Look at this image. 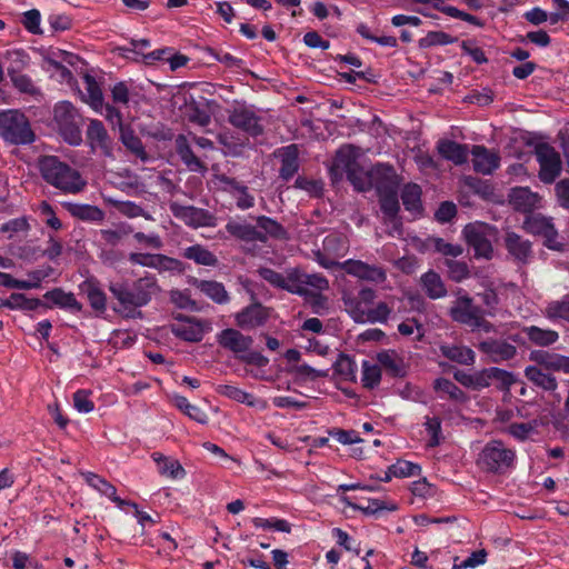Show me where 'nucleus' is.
Listing matches in <instances>:
<instances>
[{
	"label": "nucleus",
	"instance_id": "nucleus-26",
	"mask_svg": "<svg viewBox=\"0 0 569 569\" xmlns=\"http://www.w3.org/2000/svg\"><path fill=\"white\" fill-rule=\"evenodd\" d=\"M437 150L442 158L455 164L459 166L468 161L469 150L466 144L452 140H440L437 144Z\"/></svg>",
	"mask_w": 569,
	"mask_h": 569
},
{
	"label": "nucleus",
	"instance_id": "nucleus-39",
	"mask_svg": "<svg viewBox=\"0 0 569 569\" xmlns=\"http://www.w3.org/2000/svg\"><path fill=\"white\" fill-rule=\"evenodd\" d=\"M281 158L280 176L289 180L298 171V148L296 144L283 147L279 150Z\"/></svg>",
	"mask_w": 569,
	"mask_h": 569
},
{
	"label": "nucleus",
	"instance_id": "nucleus-15",
	"mask_svg": "<svg viewBox=\"0 0 569 569\" xmlns=\"http://www.w3.org/2000/svg\"><path fill=\"white\" fill-rule=\"evenodd\" d=\"M170 210L176 218L182 220L186 224L192 228L207 227L211 224L212 217L207 210L178 203H172L170 206Z\"/></svg>",
	"mask_w": 569,
	"mask_h": 569
},
{
	"label": "nucleus",
	"instance_id": "nucleus-46",
	"mask_svg": "<svg viewBox=\"0 0 569 569\" xmlns=\"http://www.w3.org/2000/svg\"><path fill=\"white\" fill-rule=\"evenodd\" d=\"M120 139L124 147L129 149L134 156L140 158L143 162L149 160V156L144 150L141 139L136 136L131 129L121 127Z\"/></svg>",
	"mask_w": 569,
	"mask_h": 569
},
{
	"label": "nucleus",
	"instance_id": "nucleus-29",
	"mask_svg": "<svg viewBox=\"0 0 569 569\" xmlns=\"http://www.w3.org/2000/svg\"><path fill=\"white\" fill-rule=\"evenodd\" d=\"M392 312V308L386 302H378L376 306H370L368 311H362L359 308L353 309L355 316L360 320L361 323H385L389 319Z\"/></svg>",
	"mask_w": 569,
	"mask_h": 569
},
{
	"label": "nucleus",
	"instance_id": "nucleus-56",
	"mask_svg": "<svg viewBox=\"0 0 569 569\" xmlns=\"http://www.w3.org/2000/svg\"><path fill=\"white\" fill-rule=\"evenodd\" d=\"M152 268L159 271H170V272H182L183 266L182 262L178 259L164 256V254H154Z\"/></svg>",
	"mask_w": 569,
	"mask_h": 569
},
{
	"label": "nucleus",
	"instance_id": "nucleus-64",
	"mask_svg": "<svg viewBox=\"0 0 569 569\" xmlns=\"http://www.w3.org/2000/svg\"><path fill=\"white\" fill-rule=\"evenodd\" d=\"M336 370L343 376L346 380L356 379V363L349 357H341L336 363Z\"/></svg>",
	"mask_w": 569,
	"mask_h": 569
},
{
	"label": "nucleus",
	"instance_id": "nucleus-7",
	"mask_svg": "<svg viewBox=\"0 0 569 569\" xmlns=\"http://www.w3.org/2000/svg\"><path fill=\"white\" fill-rule=\"evenodd\" d=\"M170 330L173 336L181 340L199 342L206 333L212 330V326L207 319L178 315L170 325Z\"/></svg>",
	"mask_w": 569,
	"mask_h": 569
},
{
	"label": "nucleus",
	"instance_id": "nucleus-47",
	"mask_svg": "<svg viewBox=\"0 0 569 569\" xmlns=\"http://www.w3.org/2000/svg\"><path fill=\"white\" fill-rule=\"evenodd\" d=\"M67 208L69 212L81 220L84 221H101L104 218L103 211L91 204L83 203H67Z\"/></svg>",
	"mask_w": 569,
	"mask_h": 569
},
{
	"label": "nucleus",
	"instance_id": "nucleus-45",
	"mask_svg": "<svg viewBox=\"0 0 569 569\" xmlns=\"http://www.w3.org/2000/svg\"><path fill=\"white\" fill-rule=\"evenodd\" d=\"M433 388L440 398H449L457 402L466 400L465 392L451 380L446 378H438L433 383Z\"/></svg>",
	"mask_w": 569,
	"mask_h": 569
},
{
	"label": "nucleus",
	"instance_id": "nucleus-24",
	"mask_svg": "<svg viewBox=\"0 0 569 569\" xmlns=\"http://www.w3.org/2000/svg\"><path fill=\"white\" fill-rule=\"evenodd\" d=\"M505 247L518 263H528L532 256L531 242L515 232H507Z\"/></svg>",
	"mask_w": 569,
	"mask_h": 569
},
{
	"label": "nucleus",
	"instance_id": "nucleus-8",
	"mask_svg": "<svg viewBox=\"0 0 569 569\" xmlns=\"http://www.w3.org/2000/svg\"><path fill=\"white\" fill-rule=\"evenodd\" d=\"M523 229L528 233L541 237L543 244L548 249L555 251L563 250L565 243L559 239L558 231L550 218L541 214H530L523 221Z\"/></svg>",
	"mask_w": 569,
	"mask_h": 569
},
{
	"label": "nucleus",
	"instance_id": "nucleus-53",
	"mask_svg": "<svg viewBox=\"0 0 569 569\" xmlns=\"http://www.w3.org/2000/svg\"><path fill=\"white\" fill-rule=\"evenodd\" d=\"M41 305L38 298H29L23 293H11L7 299V308L11 310H36Z\"/></svg>",
	"mask_w": 569,
	"mask_h": 569
},
{
	"label": "nucleus",
	"instance_id": "nucleus-30",
	"mask_svg": "<svg viewBox=\"0 0 569 569\" xmlns=\"http://www.w3.org/2000/svg\"><path fill=\"white\" fill-rule=\"evenodd\" d=\"M521 332L528 340L539 347H548L556 343L559 339V333L552 329H545L537 326H526Z\"/></svg>",
	"mask_w": 569,
	"mask_h": 569
},
{
	"label": "nucleus",
	"instance_id": "nucleus-35",
	"mask_svg": "<svg viewBox=\"0 0 569 569\" xmlns=\"http://www.w3.org/2000/svg\"><path fill=\"white\" fill-rule=\"evenodd\" d=\"M226 230L229 234L242 241L252 242L261 239L258 228L247 221L230 220L226 224Z\"/></svg>",
	"mask_w": 569,
	"mask_h": 569
},
{
	"label": "nucleus",
	"instance_id": "nucleus-60",
	"mask_svg": "<svg viewBox=\"0 0 569 569\" xmlns=\"http://www.w3.org/2000/svg\"><path fill=\"white\" fill-rule=\"evenodd\" d=\"M91 391L80 389L73 393V407L80 413H89L93 411L94 403L92 402Z\"/></svg>",
	"mask_w": 569,
	"mask_h": 569
},
{
	"label": "nucleus",
	"instance_id": "nucleus-62",
	"mask_svg": "<svg viewBox=\"0 0 569 569\" xmlns=\"http://www.w3.org/2000/svg\"><path fill=\"white\" fill-rule=\"evenodd\" d=\"M425 428L428 432L430 439L428 441L429 447H437L440 445L442 436H441V421L437 417H428L425 421Z\"/></svg>",
	"mask_w": 569,
	"mask_h": 569
},
{
	"label": "nucleus",
	"instance_id": "nucleus-5",
	"mask_svg": "<svg viewBox=\"0 0 569 569\" xmlns=\"http://www.w3.org/2000/svg\"><path fill=\"white\" fill-rule=\"evenodd\" d=\"M463 236L476 258H492V240L497 236L495 227L483 222L469 223L463 229Z\"/></svg>",
	"mask_w": 569,
	"mask_h": 569
},
{
	"label": "nucleus",
	"instance_id": "nucleus-61",
	"mask_svg": "<svg viewBox=\"0 0 569 569\" xmlns=\"http://www.w3.org/2000/svg\"><path fill=\"white\" fill-rule=\"evenodd\" d=\"M463 54L471 58L477 64H482L488 61L485 51L476 43L475 40H463L460 43Z\"/></svg>",
	"mask_w": 569,
	"mask_h": 569
},
{
	"label": "nucleus",
	"instance_id": "nucleus-3",
	"mask_svg": "<svg viewBox=\"0 0 569 569\" xmlns=\"http://www.w3.org/2000/svg\"><path fill=\"white\" fill-rule=\"evenodd\" d=\"M0 136L13 144H30L34 141L29 120L18 110L0 111Z\"/></svg>",
	"mask_w": 569,
	"mask_h": 569
},
{
	"label": "nucleus",
	"instance_id": "nucleus-2",
	"mask_svg": "<svg viewBox=\"0 0 569 569\" xmlns=\"http://www.w3.org/2000/svg\"><path fill=\"white\" fill-rule=\"evenodd\" d=\"M42 178L54 188L66 193H78L87 184L78 170L54 156L43 157L39 162Z\"/></svg>",
	"mask_w": 569,
	"mask_h": 569
},
{
	"label": "nucleus",
	"instance_id": "nucleus-50",
	"mask_svg": "<svg viewBox=\"0 0 569 569\" xmlns=\"http://www.w3.org/2000/svg\"><path fill=\"white\" fill-rule=\"evenodd\" d=\"M422 287L431 299H438L446 295L445 284L438 273L428 271L421 277Z\"/></svg>",
	"mask_w": 569,
	"mask_h": 569
},
{
	"label": "nucleus",
	"instance_id": "nucleus-40",
	"mask_svg": "<svg viewBox=\"0 0 569 569\" xmlns=\"http://www.w3.org/2000/svg\"><path fill=\"white\" fill-rule=\"evenodd\" d=\"M297 282L300 287V292L295 293L299 296H309L311 293L309 288H313L318 291H323L329 288V282L323 276L317 273H301L298 270Z\"/></svg>",
	"mask_w": 569,
	"mask_h": 569
},
{
	"label": "nucleus",
	"instance_id": "nucleus-27",
	"mask_svg": "<svg viewBox=\"0 0 569 569\" xmlns=\"http://www.w3.org/2000/svg\"><path fill=\"white\" fill-rule=\"evenodd\" d=\"M268 319V310L261 305H251L237 315V323L243 329L262 326Z\"/></svg>",
	"mask_w": 569,
	"mask_h": 569
},
{
	"label": "nucleus",
	"instance_id": "nucleus-44",
	"mask_svg": "<svg viewBox=\"0 0 569 569\" xmlns=\"http://www.w3.org/2000/svg\"><path fill=\"white\" fill-rule=\"evenodd\" d=\"M440 350L441 353L451 361L467 366L475 362V352L468 347L457 345H442Z\"/></svg>",
	"mask_w": 569,
	"mask_h": 569
},
{
	"label": "nucleus",
	"instance_id": "nucleus-38",
	"mask_svg": "<svg viewBox=\"0 0 569 569\" xmlns=\"http://www.w3.org/2000/svg\"><path fill=\"white\" fill-rule=\"evenodd\" d=\"M152 459L157 463L158 470L162 476L172 479H181L186 476V471L181 463L172 458H168L160 452H153Z\"/></svg>",
	"mask_w": 569,
	"mask_h": 569
},
{
	"label": "nucleus",
	"instance_id": "nucleus-49",
	"mask_svg": "<svg viewBox=\"0 0 569 569\" xmlns=\"http://www.w3.org/2000/svg\"><path fill=\"white\" fill-rule=\"evenodd\" d=\"M82 291L86 293L92 309L98 312L106 311L107 299L104 292L92 281H86L82 284Z\"/></svg>",
	"mask_w": 569,
	"mask_h": 569
},
{
	"label": "nucleus",
	"instance_id": "nucleus-41",
	"mask_svg": "<svg viewBox=\"0 0 569 569\" xmlns=\"http://www.w3.org/2000/svg\"><path fill=\"white\" fill-rule=\"evenodd\" d=\"M525 376L529 381L543 390L553 391L557 389L556 378L537 366H528L525 370Z\"/></svg>",
	"mask_w": 569,
	"mask_h": 569
},
{
	"label": "nucleus",
	"instance_id": "nucleus-33",
	"mask_svg": "<svg viewBox=\"0 0 569 569\" xmlns=\"http://www.w3.org/2000/svg\"><path fill=\"white\" fill-rule=\"evenodd\" d=\"M84 94L83 101L87 102L94 111L101 112L103 109V94L100 84L90 74L83 76Z\"/></svg>",
	"mask_w": 569,
	"mask_h": 569
},
{
	"label": "nucleus",
	"instance_id": "nucleus-31",
	"mask_svg": "<svg viewBox=\"0 0 569 569\" xmlns=\"http://www.w3.org/2000/svg\"><path fill=\"white\" fill-rule=\"evenodd\" d=\"M192 284L216 303L221 305L229 301V295L221 282L193 279Z\"/></svg>",
	"mask_w": 569,
	"mask_h": 569
},
{
	"label": "nucleus",
	"instance_id": "nucleus-4",
	"mask_svg": "<svg viewBox=\"0 0 569 569\" xmlns=\"http://www.w3.org/2000/svg\"><path fill=\"white\" fill-rule=\"evenodd\" d=\"M53 123L69 144L79 146L82 142L81 116L71 102L63 100L54 104Z\"/></svg>",
	"mask_w": 569,
	"mask_h": 569
},
{
	"label": "nucleus",
	"instance_id": "nucleus-6",
	"mask_svg": "<svg viewBox=\"0 0 569 569\" xmlns=\"http://www.w3.org/2000/svg\"><path fill=\"white\" fill-rule=\"evenodd\" d=\"M516 459V453L512 449L507 448L502 441H489L481 450L478 465L492 472H500L507 468L512 467Z\"/></svg>",
	"mask_w": 569,
	"mask_h": 569
},
{
	"label": "nucleus",
	"instance_id": "nucleus-21",
	"mask_svg": "<svg viewBox=\"0 0 569 569\" xmlns=\"http://www.w3.org/2000/svg\"><path fill=\"white\" fill-rule=\"evenodd\" d=\"M479 315V308L473 306L472 299L469 297L458 298L455 305L450 308L451 318L468 327H472L478 323Z\"/></svg>",
	"mask_w": 569,
	"mask_h": 569
},
{
	"label": "nucleus",
	"instance_id": "nucleus-10",
	"mask_svg": "<svg viewBox=\"0 0 569 569\" xmlns=\"http://www.w3.org/2000/svg\"><path fill=\"white\" fill-rule=\"evenodd\" d=\"M320 264L327 269L339 266L348 274L370 282H383L387 278L386 271L381 267L368 264L361 260L349 259L342 263H337L333 260H320Z\"/></svg>",
	"mask_w": 569,
	"mask_h": 569
},
{
	"label": "nucleus",
	"instance_id": "nucleus-36",
	"mask_svg": "<svg viewBox=\"0 0 569 569\" xmlns=\"http://www.w3.org/2000/svg\"><path fill=\"white\" fill-rule=\"evenodd\" d=\"M256 227L261 236L258 241L261 242L267 241L268 238L284 239L287 236L286 229L279 222L266 216L257 218Z\"/></svg>",
	"mask_w": 569,
	"mask_h": 569
},
{
	"label": "nucleus",
	"instance_id": "nucleus-55",
	"mask_svg": "<svg viewBox=\"0 0 569 569\" xmlns=\"http://www.w3.org/2000/svg\"><path fill=\"white\" fill-rule=\"evenodd\" d=\"M420 471V467L416 463L409 461H398L389 468V473L386 475L385 480H390V477H411L417 475Z\"/></svg>",
	"mask_w": 569,
	"mask_h": 569
},
{
	"label": "nucleus",
	"instance_id": "nucleus-11",
	"mask_svg": "<svg viewBox=\"0 0 569 569\" xmlns=\"http://www.w3.org/2000/svg\"><path fill=\"white\" fill-rule=\"evenodd\" d=\"M358 157V148L350 144L343 146L336 153L333 159V169L340 171L341 173H346L348 180L355 186L356 189L363 190L365 188L358 177V174L361 173L357 162Z\"/></svg>",
	"mask_w": 569,
	"mask_h": 569
},
{
	"label": "nucleus",
	"instance_id": "nucleus-57",
	"mask_svg": "<svg viewBox=\"0 0 569 569\" xmlns=\"http://www.w3.org/2000/svg\"><path fill=\"white\" fill-rule=\"evenodd\" d=\"M445 264L448 268V276L451 280L460 282L469 277L470 272L466 262L446 259Z\"/></svg>",
	"mask_w": 569,
	"mask_h": 569
},
{
	"label": "nucleus",
	"instance_id": "nucleus-13",
	"mask_svg": "<svg viewBox=\"0 0 569 569\" xmlns=\"http://www.w3.org/2000/svg\"><path fill=\"white\" fill-rule=\"evenodd\" d=\"M87 140L92 152H99L106 157H110L112 154L111 138L100 120H90L87 128Z\"/></svg>",
	"mask_w": 569,
	"mask_h": 569
},
{
	"label": "nucleus",
	"instance_id": "nucleus-22",
	"mask_svg": "<svg viewBox=\"0 0 569 569\" xmlns=\"http://www.w3.org/2000/svg\"><path fill=\"white\" fill-rule=\"evenodd\" d=\"M218 342L239 357L250 349L253 341L251 337L244 336L236 329H224L218 336Z\"/></svg>",
	"mask_w": 569,
	"mask_h": 569
},
{
	"label": "nucleus",
	"instance_id": "nucleus-34",
	"mask_svg": "<svg viewBox=\"0 0 569 569\" xmlns=\"http://www.w3.org/2000/svg\"><path fill=\"white\" fill-rule=\"evenodd\" d=\"M44 299L49 300L54 306L61 309H67L71 312H79L82 308L81 303L76 299V296L72 292H66L59 288L47 291Z\"/></svg>",
	"mask_w": 569,
	"mask_h": 569
},
{
	"label": "nucleus",
	"instance_id": "nucleus-52",
	"mask_svg": "<svg viewBox=\"0 0 569 569\" xmlns=\"http://www.w3.org/2000/svg\"><path fill=\"white\" fill-rule=\"evenodd\" d=\"M381 381V368L378 363L365 360L362 362L361 382L365 388L373 389Z\"/></svg>",
	"mask_w": 569,
	"mask_h": 569
},
{
	"label": "nucleus",
	"instance_id": "nucleus-48",
	"mask_svg": "<svg viewBox=\"0 0 569 569\" xmlns=\"http://www.w3.org/2000/svg\"><path fill=\"white\" fill-rule=\"evenodd\" d=\"M172 400L174 406L190 419L201 425L208 422V415L198 406L190 403L186 397L174 396Z\"/></svg>",
	"mask_w": 569,
	"mask_h": 569
},
{
	"label": "nucleus",
	"instance_id": "nucleus-19",
	"mask_svg": "<svg viewBox=\"0 0 569 569\" xmlns=\"http://www.w3.org/2000/svg\"><path fill=\"white\" fill-rule=\"evenodd\" d=\"M470 153L473 170L478 173L491 174L500 164L499 154L483 146H473Z\"/></svg>",
	"mask_w": 569,
	"mask_h": 569
},
{
	"label": "nucleus",
	"instance_id": "nucleus-63",
	"mask_svg": "<svg viewBox=\"0 0 569 569\" xmlns=\"http://www.w3.org/2000/svg\"><path fill=\"white\" fill-rule=\"evenodd\" d=\"M10 79L13 86L23 93L36 94L38 92L37 87L32 82L31 78L27 74L9 71Z\"/></svg>",
	"mask_w": 569,
	"mask_h": 569
},
{
	"label": "nucleus",
	"instance_id": "nucleus-16",
	"mask_svg": "<svg viewBox=\"0 0 569 569\" xmlns=\"http://www.w3.org/2000/svg\"><path fill=\"white\" fill-rule=\"evenodd\" d=\"M216 391L226 398H229L236 402L243 403L250 408L258 410H266L268 402L264 399L257 398L254 395L247 392L233 385L222 383L216 387Z\"/></svg>",
	"mask_w": 569,
	"mask_h": 569
},
{
	"label": "nucleus",
	"instance_id": "nucleus-54",
	"mask_svg": "<svg viewBox=\"0 0 569 569\" xmlns=\"http://www.w3.org/2000/svg\"><path fill=\"white\" fill-rule=\"evenodd\" d=\"M428 242L435 248L437 252L448 257L447 259H453L463 252V249L460 244L446 242L441 238H429Z\"/></svg>",
	"mask_w": 569,
	"mask_h": 569
},
{
	"label": "nucleus",
	"instance_id": "nucleus-12",
	"mask_svg": "<svg viewBox=\"0 0 569 569\" xmlns=\"http://www.w3.org/2000/svg\"><path fill=\"white\" fill-rule=\"evenodd\" d=\"M379 201H380V208L385 216L386 222H390L392 224L393 231L391 232L400 234L401 230V223L398 219V212H399V200H398V192L395 186H386V187H379Z\"/></svg>",
	"mask_w": 569,
	"mask_h": 569
},
{
	"label": "nucleus",
	"instance_id": "nucleus-59",
	"mask_svg": "<svg viewBox=\"0 0 569 569\" xmlns=\"http://www.w3.org/2000/svg\"><path fill=\"white\" fill-rule=\"evenodd\" d=\"M487 560V552L485 550L473 551L467 559L459 560L458 557L453 559L452 569H469L483 565Z\"/></svg>",
	"mask_w": 569,
	"mask_h": 569
},
{
	"label": "nucleus",
	"instance_id": "nucleus-37",
	"mask_svg": "<svg viewBox=\"0 0 569 569\" xmlns=\"http://www.w3.org/2000/svg\"><path fill=\"white\" fill-rule=\"evenodd\" d=\"M401 200L405 209L415 218L421 213V188L418 184H406L401 191Z\"/></svg>",
	"mask_w": 569,
	"mask_h": 569
},
{
	"label": "nucleus",
	"instance_id": "nucleus-23",
	"mask_svg": "<svg viewBox=\"0 0 569 569\" xmlns=\"http://www.w3.org/2000/svg\"><path fill=\"white\" fill-rule=\"evenodd\" d=\"M81 476L92 489L97 490L100 495L110 499L112 502L117 505L119 509L124 510V505H128L127 500L121 499L117 495V489L113 485H111L104 478L90 471L81 472Z\"/></svg>",
	"mask_w": 569,
	"mask_h": 569
},
{
	"label": "nucleus",
	"instance_id": "nucleus-25",
	"mask_svg": "<svg viewBox=\"0 0 569 569\" xmlns=\"http://www.w3.org/2000/svg\"><path fill=\"white\" fill-rule=\"evenodd\" d=\"M223 189L236 200V204L241 210L250 209L254 206V198L249 193L248 187L233 178L222 177Z\"/></svg>",
	"mask_w": 569,
	"mask_h": 569
},
{
	"label": "nucleus",
	"instance_id": "nucleus-32",
	"mask_svg": "<svg viewBox=\"0 0 569 569\" xmlns=\"http://www.w3.org/2000/svg\"><path fill=\"white\" fill-rule=\"evenodd\" d=\"M176 149L178 156L189 170L194 172H202L206 170V166L192 152L187 137L182 134L177 137Z\"/></svg>",
	"mask_w": 569,
	"mask_h": 569
},
{
	"label": "nucleus",
	"instance_id": "nucleus-43",
	"mask_svg": "<svg viewBox=\"0 0 569 569\" xmlns=\"http://www.w3.org/2000/svg\"><path fill=\"white\" fill-rule=\"evenodd\" d=\"M183 257L201 266L216 267L218 264L216 254L201 244H193L186 248L183 250Z\"/></svg>",
	"mask_w": 569,
	"mask_h": 569
},
{
	"label": "nucleus",
	"instance_id": "nucleus-58",
	"mask_svg": "<svg viewBox=\"0 0 569 569\" xmlns=\"http://www.w3.org/2000/svg\"><path fill=\"white\" fill-rule=\"evenodd\" d=\"M457 41V38L443 31H430L420 40L421 47L447 46Z\"/></svg>",
	"mask_w": 569,
	"mask_h": 569
},
{
	"label": "nucleus",
	"instance_id": "nucleus-18",
	"mask_svg": "<svg viewBox=\"0 0 569 569\" xmlns=\"http://www.w3.org/2000/svg\"><path fill=\"white\" fill-rule=\"evenodd\" d=\"M258 273L263 280L276 288L287 290L291 293L300 292V287L297 282V269H291L286 273H281L270 268H260Z\"/></svg>",
	"mask_w": 569,
	"mask_h": 569
},
{
	"label": "nucleus",
	"instance_id": "nucleus-51",
	"mask_svg": "<svg viewBox=\"0 0 569 569\" xmlns=\"http://www.w3.org/2000/svg\"><path fill=\"white\" fill-rule=\"evenodd\" d=\"M377 361L380 367H383L393 376H402L405 373L403 362L395 351L386 350L379 352Z\"/></svg>",
	"mask_w": 569,
	"mask_h": 569
},
{
	"label": "nucleus",
	"instance_id": "nucleus-14",
	"mask_svg": "<svg viewBox=\"0 0 569 569\" xmlns=\"http://www.w3.org/2000/svg\"><path fill=\"white\" fill-rule=\"evenodd\" d=\"M228 120L233 127L241 129L252 137L262 133L259 118L246 107L233 108L229 113Z\"/></svg>",
	"mask_w": 569,
	"mask_h": 569
},
{
	"label": "nucleus",
	"instance_id": "nucleus-1",
	"mask_svg": "<svg viewBox=\"0 0 569 569\" xmlns=\"http://www.w3.org/2000/svg\"><path fill=\"white\" fill-rule=\"evenodd\" d=\"M109 289L126 318L141 317L139 309L147 306L160 290L154 276H144L133 282H114Z\"/></svg>",
	"mask_w": 569,
	"mask_h": 569
},
{
	"label": "nucleus",
	"instance_id": "nucleus-17",
	"mask_svg": "<svg viewBox=\"0 0 569 569\" xmlns=\"http://www.w3.org/2000/svg\"><path fill=\"white\" fill-rule=\"evenodd\" d=\"M478 348L492 362L508 361L517 355V348L505 340L488 339L481 341Z\"/></svg>",
	"mask_w": 569,
	"mask_h": 569
},
{
	"label": "nucleus",
	"instance_id": "nucleus-9",
	"mask_svg": "<svg viewBox=\"0 0 569 569\" xmlns=\"http://www.w3.org/2000/svg\"><path fill=\"white\" fill-rule=\"evenodd\" d=\"M535 157L539 163V179L545 183H552L562 171L560 153L548 143H538Z\"/></svg>",
	"mask_w": 569,
	"mask_h": 569
},
{
	"label": "nucleus",
	"instance_id": "nucleus-20",
	"mask_svg": "<svg viewBox=\"0 0 569 569\" xmlns=\"http://www.w3.org/2000/svg\"><path fill=\"white\" fill-rule=\"evenodd\" d=\"M375 299L376 291L370 288H363L357 295L348 291L342 293L346 311L356 322H360V320L355 316L353 309L359 308L362 311H368L370 306L373 305Z\"/></svg>",
	"mask_w": 569,
	"mask_h": 569
},
{
	"label": "nucleus",
	"instance_id": "nucleus-28",
	"mask_svg": "<svg viewBox=\"0 0 569 569\" xmlns=\"http://www.w3.org/2000/svg\"><path fill=\"white\" fill-rule=\"evenodd\" d=\"M539 196L527 187L513 188L509 194V201L516 210L531 211L539 203Z\"/></svg>",
	"mask_w": 569,
	"mask_h": 569
},
{
	"label": "nucleus",
	"instance_id": "nucleus-42",
	"mask_svg": "<svg viewBox=\"0 0 569 569\" xmlns=\"http://www.w3.org/2000/svg\"><path fill=\"white\" fill-rule=\"evenodd\" d=\"M543 315L552 322H569V295H565L559 300L548 302L543 310Z\"/></svg>",
	"mask_w": 569,
	"mask_h": 569
}]
</instances>
